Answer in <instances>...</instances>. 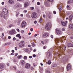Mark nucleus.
<instances>
[{
  "mask_svg": "<svg viewBox=\"0 0 73 73\" xmlns=\"http://www.w3.org/2000/svg\"><path fill=\"white\" fill-rule=\"evenodd\" d=\"M13 41H15V40H16V38H15V37H14L13 39Z\"/></svg>",
  "mask_w": 73,
  "mask_h": 73,
  "instance_id": "36",
  "label": "nucleus"
},
{
  "mask_svg": "<svg viewBox=\"0 0 73 73\" xmlns=\"http://www.w3.org/2000/svg\"><path fill=\"white\" fill-rule=\"evenodd\" d=\"M11 55H14V54L13 53H12L11 54Z\"/></svg>",
  "mask_w": 73,
  "mask_h": 73,
  "instance_id": "62",
  "label": "nucleus"
},
{
  "mask_svg": "<svg viewBox=\"0 0 73 73\" xmlns=\"http://www.w3.org/2000/svg\"><path fill=\"white\" fill-rule=\"evenodd\" d=\"M14 69H15V70H16V67H14Z\"/></svg>",
  "mask_w": 73,
  "mask_h": 73,
  "instance_id": "61",
  "label": "nucleus"
},
{
  "mask_svg": "<svg viewBox=\"0 0 73 73\" xmlns=\"http://www.w3.org/2000/svg\"><path fill=\"white\" fill-rule=\"evenodd\" d=\"M58 9H59L60 12L61 11V10H62V8L61 7H59L58 8Z\"/></svg>",
  "mask_w": 73,
  "mask_h": 73,
  "instance_id": "24",
  "label": "nucleus"
},
{
  "mask_svg": "<svg viewBox=\"0 0 73 73\" xmlns=\"http://www.w3.org/2000/svg\"><path fill=\"white\" fill-rule=\"evenodd\" d=\"M25 67L27 69H29L30 68V64L28 63H27L25 66Z\"/></svg>",
  "mask_w": 73,
  "mask_h": 73,
  "instance_id": "9",
  "label": "nucleus"
},
{
  "mask_svg": "<svg viewBox=\"0 0 73 73\" xmlns=\"http://www.w3.org/2000/svg\"><path fill=\"white\" fill-rule=\"evenodd\" d=\"M9 3H10V4H13V3H14V1L13 0H9Z\"/></svg>",
  "mask_w": 73,
  "mask_h": 73,
  "instance_id": "18",
  "label": "nucleus"
},
{
  "mask_svg": "<svg viewBox=\"0 0 73 73\" xmlns=\"http://www.w3.org/2000/svg\"><path fill=\"white\" fill-rule=\"evenodd\" d=\"M21 21H20V20H19L17 23H20Z\"/></svg>",
  "mask_w": 73,
  "mask_h": 73,
  "instance_id": "39",
  "label": "nucleus"
},
{
  "mask_svg": "<svg viewBox=\"0 0 73 73\" xmlns=\"http://www.w3.org/2000/svg\"><path fill=\"white\" fill-rule=\"evenodd\" d=\"M63 39H60V40L58 38H57V39H56V43H59V41H61V40H62V42H63V41H62Z\"/></svg>",
  "mask_w": 73,
  "mask_h": 73,
  "instance_id": "10",
  "label": "nucleus"
},
{
  "mask_svg": "<svg viewBox=\"0 0 73 73\" xmlns=\"http://www.w3.org/2000/svg\"><path fill=\"white\" fill-rule=\"evenodd\" d=\"M15 30H13L12 31H10L9 32V33L11 35H14V34H15Z\"/></svg>",
  "mask_w": 73,
  "mask_h": 73,
  "instance_id": "7",
  "label": "nucleus"
},
{
  "mask_svg": "<svg viewBox=\"0 0 73 73\" xmlns=\"http://www.w3.org/2000/svg\"><path fill=\"white\" fill-rule=\"evenodd\" d=\"M27 56H24L23 57L24 60H27Z\"/></svg>",
  "mask_w": 73,
  "mask_h": 73,
  "instance_id": "21",
  "label": "nucleus"
},
{
  "mask_svg": "<svg viewBox=\"0 0 73 73\" xmlns=\"http://www.w3.org/2000/svg\"><path fill=\"white\" fill-rule=\"evenodd\" d=\"M1 17H3H3H5V16H4L3 14V13H1Z\"/></svg>",
  "mask_w": 73,
  "mask_h": 73,
  "instance_id": "27",
  "label": "nucleus"
},
{
  "mask_svg": "<svg viewBox=\"0 0 73 73\" xmlns=\"http://www.w3.org/2000/svg\"><path fill=\"white\" fill-rule=\"evenodd\" d=\"M18 55V53H16L15 54V56H17Z\"/></svg>",
  "mask_w": 73,
  "mask_h": 73,
  "instance_id": "50",
  "label": "nucleus"
},
{
  "mask_svg": "<svg viewBox=\"0 0 73 73\" xmlns=\"http://www.w3.org/2000/svg\"><path fill=\"white\" fill-rule=\"evenodd\" d=\"M53 13H54V14H56V12L55 11H53Z\"/></svg>",
  "mask_w": 73,
  "mask_h": 73,
  "instance_id": "48",
  "label": "nucleus"
},
{
  "mask_svg": "<svg viewBox=\"0 0 73 73\" xmlns=\"http://www.w3.org/2000/svg\"><path fill=\"white\" fill-rule=\"evenodd\" d=\"M29 58H32V56H29Z\"/></svg>",
  "mask_w": 73,
  "mask_h": 73,
  "instance_id": "54",
  "label": "nucleus"
},
{
  "mask_svg": "<svg viewBox=\"0 0 73 73\" xmlns=\"http://www.w3.org/2000/svg\"><path fill=\"white\" fill-rule=\"evenodd\" d=\"M26 25L27 23L25 22H23L21 24V28H24V27H25L26 26Z\"/></svg>",
  "mask_w": 73,
  "mask_h": 73,
  "instance_id": "6",
  "label": "nucleus"
},
{
  "mask_svg": "<svg viewBox=\"0 0 73 73\" xmlns=\"http://www.w3.org/2000/svg\"><path fill=\"white\" fill-rule=\"evenodd\" d=\"M21 32V33H24V30H22Z\"/></svg>",
  "mask_w": 73,
  "mask_h": 73,
  "instance_id": "38",
  "label": "nucleus"
},
{
  "mask_svg": "<svg viewBox=\"0 0 73 73\" xmlns=\"http://www.w3.org/2000/svg\"><path fill=\"white\" fill-rule=\"evenodd\" d=\"M55 66H57V65L56 64H54L53 65V67H55Z\"/></svg>",
  "mask_w": 73,
  "mask_h": 73,
  "instance_id": "35",
  "label": "nucleus"
},
{
  "mask_svg": "<svg viewBox=\"0 0 73 73\" xmlns=\"http://www.w3.org/2000/svg\"><path fill=\"white\" fill-rule=\"evenodd\" d=\"M4 68V65L3 64H0V69H3Z\"/></svg>",
  "mask_w": 73,
  "mask_h": 73,
  "instance_id": "17",
  "label": "nucleus"
},
{
  "mask_svg": "<svg viewBox=\"0 0 73 73\" xmlns=\"http://www.w3.org/2000/svg\"><path fill=\"white\" fill-rule=\"evenodd\" d=\"M17 73H22L21 71H18L17 72Z\"/></svg>",
  "mask_w": 73,
  "mask_h": 73,
  "instance_id": "32",
  "label": "nucleus"
},
{
  "mask_svg": "<svg viewBox=\"0 0 73 73\" xmlns=\"http://www.w3.org/2000/svg\"><path fill=\"white\" fill-rule=\"evenodd\" d=\"M51 37L52 38H53V36L52 35H51Z\"/></svg>",
  "mask_w": 73,
  "mask_h": 73,
  "instance_id": "53",
  "label": "nucleus"
},
{
  "mask_svg": "<svg viewBox=\"0 0 73 73\" xmlns=\"http://www.w3.org/2000/svg\"><path fill=\"white\" fill-rule=\"evenodd\" d=\"M7 66H9V63H7Z\"/></svg>",
  "mask_w": 73,
  "mask_h": 73,
  "instance_id": "58",
  "label": "nucleus"
},
{
  "mask_svg": "<svg viewBox=\"0 0 73 73\" xmlns=\"http://www.w3.org/2000/svg\"><path fill=\"white\" fill-rule=\"evenodd\" d=\"M73 0H70L68 1L67 3L68 4H70V3H73Z\"/></svg>",
  "mask_w": 73,
  "mask_h": 73,
  "instance_id": "20",
  "label": "nucleus"
},
{
  "mask_svg": "<svg viewBox=\"0 0 73 73\" xmlns=\"http://www.w3.org/2000/svg\"><path fill=\"white\" fill-rule=\"evenodd\" d=\"M46 47L45 46H44L43 47V49H46Z\"/></svg>",
  "mask_w": 73,
  "mask_h": 73,
  "instance_id": "44",
  "label": "nucleus"
},
{
  "mask_svg": "<svg viewBox=\"0 0 73 73\" xmlns=\"http://www.w3.org/2000/svg\"><path fill=\"white\" fill-rule=\"evenodd\" d=\"M62 30L63 31H65V29L64 28H62Z\"/></svg>",
  "mask_w": 73,
  "mask_h": 73,
  "instance_id": "59",
  "label": "nucleus"
},
{
  "mask_svg": "<svg viewBox=\"0 0 73 73\" xmlns=\"http://www.w3.org/2000/svg\"><path fill=\"white\" fill-rule=\"evenodd\" d=\"M68 23L67 21H66L65 22H62V26H65V25H66V23Z\"/></svg>",
  "mask_w": 73,
  "mask_h": 73,
  "instance_id": "12",
  "label": "nucleus"
},
{
  "mask_svg": "<svg viewBox=\"0 0 73 73\" xmlns=\"http://www.w3.org/2000/svg\"><path fill=\"white\" fill-rule=\"evenodd\" d=\"M56 33H57L58 35H61V34H62V33H61V31L60 29H57L56 30Z\"/></svg>",
  "mask_w": 73,
  "mask_h": 73,
  "instance_id": "5",
  "label": "nucleus"
},
{
  "mask_svg": "<svg viewBox=\"0 0 73 73\" xmlns=\"http://www.w3.org/2000/svg\"><path fill=\"white\" fill-rule=\"evenodd\" d=\"M63 46H60V49H61V50H62L63 49H64V50H66V46H65V45L64 47H63Z\"/></svg>",
  "mask_w": 73,
  "mask_h": 73,
  "instance_id": "11",
  "label": "nucleus"
},
{
  "mask_svg": "<svg viewBox=\"0 0 73 73\" xmlns=\"http://www.w3.org/2000/svg\"><path fill=\"white\" fill-rule=\"evenodd\" d=\"M37 16V13L35 12L33 13L32 15H31L32 18H36Z\"/></svg>",
  "mask_w": 73,
  "mask_h": 73,
  "instance_id": "3",
  "label": "nucleus"
},
{
  "mask_svg": "<svg viewBox=\"0 0 73 73\" xmlns=\"http://www.w3.org/2000/svg\"><path fill=\"white\" fill-rule=\"evenodd\" d=\"M67 8H68L69 9L70 8L69 6L68 5H67Z\"/></svg>",
  "mask_w": 73,
  "mask_h": 73,
  "instance_id": "49",
  "label": "nucleus"
},
{
  "mask_svg": "<svg viewBox=\"0 0 73 73\" xmlns=\"http://www.w3.org/2000/svg\"><path fill=\"white\" fill-rule=\"evenodd\" d=\"M16 14H17V15H19V12L18 11L16 12Z\"/></svg>",
  "mask_w": 73,
  "mask_h": 73,
  "instance_id": "45",
  "label": "nucleus"
},
{
  "mask_svg": "<svg viewBox=\"0 0 73 73\" xmlns=\"http://www.w3.org/2000/svg\"><path fill=\"white\" fill-rule=\"evenodd\" d=\"M21 63L22 64V65H24L25 64V61L22 60L21 61Z\"/></svg>",
  "mask_w": 73,
  "mask_h": 73,
  "instance_id": "22",
  "label": "nucleus"
},
{
  "mask_svg": "<svg viewBox=\"0 0 73 73\" xmlns=\"http://www.w3.org/2000/svg\"><path fill=\"white\" fill-rule=\"evenodd\" d=\"M39 21L40 23H41L42 21V19L41 18L39 19Z\"/></svg>",
  "mask_w": 73,
  "mask_h": 73,
  "instance_id": "25",
  "label": "nucleus"
},
{
  "mask_svg": "<svg viewBox=\"0 0 73 73\" xmlns=\"http://www.w3.org/2000/svg\"><path fill=\"white\" fill-rule=\"evenodd\" d=\"M18 15H19L17 14H16V17H18Z\"/></svg>",
  "mask_w": 73,
  "mask_h": 73,
  "instance_id": "64",
  "label": "nucleus"
},
{
  "mask_svg": "<svg viewBox=\"0 0 73 73\" xmlns=\"http://www.w3.org/2000/svg\"><path fill=\"white\" fill-rule=\"evenodd\" d=\"M32 46H35V44L34 42H33L32 43Z\"/></svg>",
  "mask_w": 73,
  "mask_h": 73,
  "instance_id": "28",
  "label": "nucleus"
},
{
  "mask_svg": "<svg viewBox=\"0 0 73 73\" xmlns=\"http://www.w3.org/2000/svg\"><path fill=\"white\" fill-rule=\"evenodd\" d=\"M51 63H52V62L50 60H49L48 61V65H50V64H51Z\"/></svg>",
  "mask_w": 73,
  "mask_h": 73,
  "instance_id": "23",
  "label": "nucleus"
},
{
  "mask_svg": "<svg viewBox=\"0 0 73 73\" xmlns=\"http://www.w3.org/2000/svg\"><path fill=\"white\" fill-rule=\"evenodd\" d=\"M46 29H48V30H49L50 28H51V26L50 25L49 23H47L45 26Z\"/></svg>",
  "mask_w": 73,
  "mask_h": 73,
  "instance_id": "2",
  "label": "nucleus"
},
{
  "mask_svg": "<svg viewBox=\"0 0 73 73\" xmlns=\"http://www.w3.org/2000/svg\"><path fill=\"white\" fill-rule=\"evenodd\" d=\"M37 34H35L34 35V37H36V36H37Z\"/></svg>",
  "mask_w": 73,
  "mask_h": 73,
  "instance_id": "60",
  "label": "nucleus"
},
{
  "mask_svg": "<svg viewBox=\"0 0 73 73\" xmlns=\"http://www.w3.org/2000/svg\"><path fill=\"white\" fill-rule=\"evenodd\" d=\"M11 36H9L8 37V38H9V39H11Z\"/></svg>",
  "mask_w": 73,
  "mask_h": 73,
  "instance_id": "47",
  "label": "nucleus"
},
{
  "mask_svg": "<svg viewBox=\"0 0 73 73\" xmlns=\"http://www.w3.org/2000/svg\"><path fill=\"white\" fill-rule=\"evenodd\" d=\"M3 15H7L8 13V10L6 8L4 9L2 11Z\"/></svg>",
  "mask_w": 73,
  "mask_h": 73,
  "instance_id": "4",
  "label": "nucleus"
},
{
  "mask_svg": "<svg viewBox=\"0 0 73 73\" xmlns=\"http://www.w3.org/2000/svg\"><path fill=\"white\" fill-rule=\"evenodd\" d=\"M45 34L46 35V37H47V36H48L49 35V33H45Z\"/></svg>",
  "mask_w": 73,
  "mask_h": 73,
  "instance_id": "26",
  "label": "nucleus"
},
{
  "mask_svg": "<svg viewBox=\"0 0 73 73\" xmlns=\"http://www.w3.org/2000/svg\"><path fill=\"white\" fill-rule=\"evenodd\" d=\"M48 17L49 18L51 19V18H52V16L50 15L49 16H48Z\"/></svg>",
  "mask_w": 73,
  "mask_h": 73,
  "instance_id": "34",
  "label": "nucleus"
},
{
  "mask_svg": "<svg viewBox=\"0 0 73 73\" xmlns=\"http://www.w3.org/2000/svg\"><path fill=\"white\" fill-rule=\"evenodd\" d=\"M42 36L43 37H44V36H46L45 33Z\"/></svg>",
  "mask_w": 73,
  "mask_h": 73,
  "instance_id": "40",
  "label": "nucleus"
},
{
  "mask_svg": "<svg viewBox=\"0 0 73 73\" xmlns=\"http://www.w3.org/2000/svg\"><path fill=\"white\" fill-rule=\"evenodd\" d=\"M13 26V25L12 24L10 25L9 26V28H11V27H12Z\"/></svg>",
  "mask_w": 73,
  "mask_h": 73,
  "instance_id": "33",
  "label": "nucleus"
},
{
  "mask_svg": "<svg viewBox=\"0 0 73 73\" xmlns=\"http://www.w3.org/2000/svg\"><path fill=\"white\" fill-rule=\"evenodd\" d=\"M69 28L71 29H73V25L72 24H70Z\"/></svg>",
  "mask_w": 73,
  "mask_h": 73,
  "instance_id": "14",
  "label": "nucleus"
},
{
  "mask_svg": "<svg viewBox=\"0 0 73 73\" xmlns=\"http://www.w3.org/2000/svg\"><path fill=\"white\" fill-rule=\"evenodd\" d=\"M73 18V15H70L69 17V20L70 21L72 20V18Z\"/></svg>",
  "mask_w": 73,
  "mask_h": 73,
  "instance_id": "16",
  "label": "nucleus"
},
{
  "mask_svg": "<svg viewBox=\"0 0 73 73\" xmlns=\"http://www.w3.org/2000/svg\"><path fill=\"white\" fill-rule=\"evenodd\" d=\"M24 7H27V6L29 5V4L27 2H25V4H24Z\"/></svg>",
  "mask_w": 73,
  "mask_h": 73,
  "instance_id": "13",
  "label": "nucleus"
},
{
  "mask_svg": "<svg viewBox=\"0 0 73 73\" xmlns=\"http://www.w3.org/2000/svg\"><path fill=\"white\" fill-rule=\"evenodd\" d=\"M1 4L2 5H4V2H2L1 3Z\"/></svg>",
  "mask_w": 73,
  "mask_h": 73,
  "instance_id": "46",
  "label": "nucleus"
},
{
  "mask_svg": "<svg viewBox=\"0 0 73 73\" xmlns=\"http://www.w3.org/2000/svg\"><path fill=\"white\" fill-rule=\"evenodd\" d=\"M17 31H18V32H20V30L19 29H17Z\"/></svg>",
  "mask_w": 73,
  "mask_h": 73,
  "instance_id": "41",
  "label": "nucleus"
},
{
  "mask_svg": "<svg viewBox=\"0 0 73 73\" xmlns=\"http://www.w3.org/2000/svg\"><path fill=\"white\" fill-rule=\"evenodd\" d=\"M24 41H22L19 44V46L20 48H22L24 46Z\"/></svg>",
  "mask_w": 73,
  "mask_h": 73,
  "instance_id": "1",
  "label": "nucleus"
},
{
  "mask_svg": "<svg viewBox=\"0 0 73 73\" xmlns=\"http://www.w3.org/2000/svg\"><path fill=\"white\" fill-rule=\"evenodd\" d=\"M67 70H69L71 69V66L70 64H68L67 67Z\"/></svg>",
  "mask_w": 73,
  "mask_h": 73,
  "instance_id": "8",
  "label": "nucleus"
},
{
  "mask_svg": "<svg viewBox=\"0 0 73 73\" xmlns=\"http://www.w3.org/2000/svg\"><path fill=\"white\" fill-rule=\"evenodd\" d=\"M2 37H3V36H4V33H3L2 34Z\"/></svg>",
  "mask_w": 73,
  "mask_h": 73,
  "instance_id": "52",
  "label": "nucleus"
},
{
  "mask_svg": "<svg viewBox=\"0 0 73 73\" xmlns=\"http://www.w3.org/2000/svg\"><path fill=\"white\" fill-rule=\"evenodd\" d=\"M15 49L16 50H17V47H15Z\"/></svg>",
  "mask_w": 73,
  "mask_h": 73,
  "instance_id": "51",
  "label": "nucleus"
},
{
  "mask_svg": "<svg viewBox=\"0 0 73 73\" xmlns=\"http://www.w3.org/2000/svg\"><path fill=\"white\" fill-rule=\"evenodd\" d=\"M21 55L18 56L17 58H18L19 59L20 58H21Z\"/></svg>",
  "mask_w": 73,
  "mask_h": 73,
  "instance_id": "29",
  "label": "nucleus"
},
{
  "mask_svg": "<svg viewBox=\"0 0 73 73\" xmlns=\"http://www.w3.org/2000/svg\"><path fill=\"white\" fill-rule=\"evenodd\" d=\"M34 24H36L37 23V21H34Z\"/></svg>",
  "mask_w": 73,
  "mask_h": 73,
  "instance_id": "42",
  "label": "nucleus"
},
{
  "mask_svg": "<svg viewBox=\"0 0 73 73\" xmlns=\"http://www.w3.org/2000/svg\"><path fill=\"white\" fill-rule=\"evenodd\" d=\"M37 5H39L40 4V2H37Z\"/></svg>",
  "mask_w": 73,
  "mask_h": 73,
  "instance_id": "37",
  "label": "nucleus"
},
{
  "mask_svg": "<svg viewBox=\"0 0 73 73\" xmlns=\"http://www.w3.org/2000/svg\"><path fill=\"white\" fill-rule=\"evenodd\" d=\"M27 10H25L24 11V12H25V13H26V12H27Z\"/></svg>",
  "mask_w": 73,
  "mask_h": 73,
  "instance_id": "55",
  "label": "nucleus"
},
{
  "mask_svg": "<svg viewBox=\"0 0 73 73\" xmlns=\"http://www.w3.org/2000/svg\"><path fill=\"white\" fill-rule=\"evenodd\" d=\"M30 9H31V10H33V9H34V7H30Z\"/></svg>",
  "mask_w": 73,
  "mask_h": 73,
  "instance_id": "30",
  "label": "nucleus"
},
{
  "mask_svg": "<svg viewBox=\"0 0 73 73\" xmlns=\"http://www.w3.org/2000/svg\"><path fill=\"white\" fill-rule=\"evenodd\" d=\"M20 25V23H17V25Z\"/></svg>",
  "mask_w": 73,
  "mask_h": 73,
  "instance_id": "63",
  "label": "nucleus"
},
{
  "mask_svg": "<svg viewBox=\"0 0 73 73\" xmlns=\"http://www.w3.org/2000/svg\"><path fill=\"white\" fill-rule=\"evenodd\" d=\"M33 65L35 67L36 66V65L35 64V63L33 64Z\"/></svg>",
  "mask_w": 73,
  "mask_h": 73,
  "instance_id": "57",
  "label": "nucleus"
},
{
  "mask_svg": "<svg viewBox=\"0 0 73 73\" xmlns=\"http://www.w3.org/2000/svg\"><path fill=\"white\" fill-rule=\"evenodd\" d=\"M67 46L68 47H72L73 46V45L71 44V43H69L68 44Z\"/></svg>",
  "mask_w": 73,
  "mask_h": 73,
  "instance_id": "15",
  "label": "nucleus"
},
{
  "mask_svg": "<svg viewBox=\"0 0 73 73\" xmlns=\"http://www.w3.org/2000/svg\"><path fill=\"white\" fill-rule=\"evenodd\" d=\"M16 37H19V38H20V39H21V36H20V34H17L16 35Z\"/></svg>",
  "mask_w": 73,
  "mask_h": 73,
  "instance_id": "19",
  "label": "nucleus"
},
{
  "mask_svg": "<svg viewBox=\"0 0 73 73\" xmlns=\"http://www.w3.org/2000/svg\"><path fill=\"white\" fill-rule=\"evenodd\" d=\"M30 30L31 31H33V28H31L30 29Z\"/></svg>",
  "mask_w": 73,
  "mask_h": 73,
  "instance_id": "43",
  "label": "nucleus"
},
{
  "mask_svg": "<svg viewBox=\"0 0 73 73\" xmlns=\"http://www.w3.org/2000/svg\"><path fill=\"white\" fill-rule=\"evenodd\" d=\"M36 57V55L35 54H34L33 55V57Z\"/></svg>",
  "mask_w": 73,
  "mask_h": 73,
  "instance_id": "56",
  "label": "nucleus"
},
{
  "mask_svg": "<svg viewBox=\"0 0 73 73\" xmlns=\"http://www.w3.org/2000/svg\"><path fill=\"white\" fill-rule=\"evenodd\" d=\"M48 1H50V2H53V0H47Z\"/></svg>",
  "mask_w": 73,
  "mask_h": 73,
  "instance_id": "31",
  "label": "nucleus"
}]
</instances>
